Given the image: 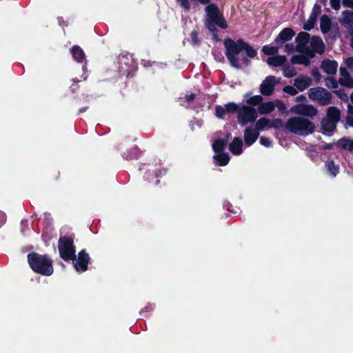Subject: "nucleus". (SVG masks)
<instances>
[{
    "instance_id": "1",
    "label": "nucleus",
    "mask_w": 353,
    "mask_h": 353,
    "mask_svg": "<svg viewBox=\"0 0 353 353\" xmlns=\"http://www.w3.org/2000/svg\"><path fill=\"white\" fill-rule=\"evenodd\" d=\"M223 45L225 48V56L230 65L235 69L241 68L240 59L238 57L241 52H243L241 61L245 66L250 65V59L257 57V50L243 39L234 41L230 37H227L223 41Z\"/></svg>"
},
{
    "instance_id": "2",
    "label": "nucleus",
    "mask_w": 353,
    "mask_h": 353,
    "mask_svg": "<svg viewBox=\"0 0 353 353\" xmlns=\"http://www.w3.org/2000/svg\"><path fill=\"white\" fill-rule=\"evenodd\" d=\"M269 128H274L279 130L284 128L285 130L297 134L307 135L312 134L314 131L315 126L310 120L303 117H292L290 118L283 125L282 119H274L270 121Z\"/></svg>"
},
{
    "instance_id": "3",
    "label": "nucleus",
    "mask_w": 353,
    "mask_h": 353,
    "mask_svg": "<svg viewBox=\"0 0 353 353\" xmlns=\"http://www.w3.org/2000/svg\"><path fill=\"white\" fill-rule=\"evenodd\" d=\"M207 19L205 21V28L212 33V39L216 42H219L221 39L217 34V27L225 30L228 28V23L223 14L219 10L218 6L211 3L205 8Z\"/></svg>"
},
{
    "instance_id": "4",
    "label": "nucleus",
    "mask_w": 353,
    "mask_h": 353,
    "mask_svg": "<svg viewBox=\"0 0 353 353\" xmlns=\"http://www.w3.org/2000/svg\"><path fill=\"white\" fill-rule=\"evenodd\" d=\"M27 259L33 272L46 276L53 274V261L47 254L32 252L28 254Z\"/></svg>"
},
{
    "instance_id": "5",
    "label": "nucleus",
    "mask_w": 353,
    "mask_h": 353,
    "mask_svg": "<svg viewBox=\"0 0 353 353\" xmlns=\"http://www.w3.org/2000/svg\"><path fill=\"white\" fill-rule=\"evenodd\" d=\"M58 250L60 257L65 261H71L76 257V248L74 240L68 236H60L58 241Z\"/></svg>"
},
{
    "instance_id": "6",
    "label": "nucleus",
    "mask_w": 353,
    "mask_h": 353,
    "mask_svg": "<svg viewBox=\"0 0 353 353\" xmlns=\"http://www.w3.org/2000/svg\"><path fill=\"white\" fill-rule=\"evenodd\" d=\"M257 117V112L254 108L243 105L238 112L237 121L241 126H245L248 123L254 122Z\"/></svg>"
},
{
    "instance_id": "7",
    "label": "nucleus",
    "mask_w": 353,
    "mask_h": 353,
    "mask_svg": "<svg viewBox=\"0 0 353 353\" xmlns=\"http://www.w3.org/2000/svg\"><path fill=\"white\" fill-rule=\"evenodd\" d=\"M90 260V255L85 249L81 250L74 259H71L75 270L79 272H84L88 269Z\"/></svg>"
},
{
    "instance_id": "8",
    "label": "nucleus",
    "mask_w": 353,
    "mask_h": 353,
    "mask_svg": "<svg viewBox=\"0 0 353 353\" xmlns=\"http://www.w3.org/2000/svg\"><path fill=\"white\" fill-rule=\"evenodd\" d=\"M281 79L270 75L265 77L260 85V92L264 96H270L275 88V85L280 82Z\"/></svg>"
},
{
    "instance_id": "9",
    "label": "nucleus",
    "mask_w": 353,
    "mask_h": 353,
    "mask_svg": "<svg viewBox=\"0 0 353 353\" xmlns=\"http://www.w3.org/2000/svg\"><path fill=\"white\" fill-rule=\"evenodd\" d=\"M166 172L167 170L164 168L148 170L145 173L144 179L150 183H154L158 185L160 182L159 178L165 175Z\"/></svg>"
},
{
    "instance_id": "10",
    "label": "nucleus",
    "mask_w": 353,
    "mask_h": 353,
    "mask_svg": "<svg viewBox=\"0 0 353 353\" xmlns=\"http://www.w3.org/2000/svg\"><path fill=\"white\" fill-rule=\"evenodd\" d=\"M295 35V32L290 28H283L275 38V43L281 48L285 42L290 41Z\"/></svg>"
},
{
    "instance_id": "11",
    "label": "nucleus",
    "mask_w": 353,
    "mask_h": 353,
    "mask_svg": "<svg viewBox=\"0 0 353 353\" xmlns=\"http://www.w3.org/2000/svg\"><path fill=\"white\" fill-rule=\"evenodd\" d=\"M259 137V132L255 128H247L244 130V142L248 147L254 144Z\"/></svg>"
},
{
    "instance_id": "12",
    "label": "nucleus",
    "mask_w": 353,
    "mask_h": 353,
    "mask_svg": "<svg viewBox=\"0 0 353 353\" xmlns=\"http://www.w3.org/2000/svg\"><path fill=\"white\" fill-rule=\"evenodd\" d=\"M321 68L327 74H335L337 71L338 63L335 60L326 59L322 61Z\"/></svg>"
},
{
    "instance_id": "13",
    "label": "nucleus",
    "mask_w": 353,
    "mask_h": 353,
    "mask_svg": "<svg viewBox=\"0 0 353 353\" xmlns=\"http://www.w3.org/2000/svg\"><path fill=\"white\" fill-rule=\"evenodd\" d=\"M340 74L341 78L339 79V83L346 88H353V78L351 77L349 72L345 68H340Z\"/></svg>"
},
{
    "instance_id": "14",
    "label": "nucleus",
    "mask_w": 353,
    "mask_h": 353,
    "mask_svg": "<svg viewBox=\"0 0 353 353\" xmlns=\"http://www.w3.org/2000/svg\"><path fill=\"white\" fill-rule=\"evenodd\" d=\"M121 150H123L122 148H119ZM141 152L139 147L134 145L133 147L130 148L129 150H126L125 152L121 151L122 157L124 159L130 161L134 159H138L141 156Z\"/></svg>"
},
{
    "instance_id": "15",
    "label": "nucleus",
    "mask_w": 353,
    "mask_h": 353,
    "mask_svg": "<svg viewBox=\"0 0 353 353\" xmlns=\"http://www.w3.org/2000/svg\"><path fill=\"white\" fill-rule=\"evenodd\" d=\"M310 35L309 33L305 32H301L298 34L296 37V50L299 52H301L305 48L306 44L309 42Z\"/></svg>"
},
{
    "instance_id": "16",
    "label": "nucleus",
    "mask_w": 353,
    "mask_h": 353,
    "mask_svg": "<svg viewBox=\"0 0 353 353\" xmlns=\"http://www.w3.org/2000/svg\"><path fill=\"white\" fill-rule=\"evenodd\" d=\"M229 150L234 155H240L243 152V141L239 137H234L229 144Z\"/></svg>"
},
{
    "instance_id": "17",
    "label": "nucleus",
    "mask_w": 353,
    "mask_h": 353,
    "mask_svg": "<svg viewBox=\"0 0 353 353\" xmlns=\"http://www.w3.org/2000/svg\"><path fill=\"white\" fill-rule=\"evenodd\" d=\"M312 84V79L308 76H302L294 79V85L301 92L305 90Z\"/></svg>"
},
{
    "instance_id": "18",
    "label": "nucleus",
    "mask_w": 353,
    "mask_h": 353,
    "mask_svg": "<svg viewBox=\"0 0 353 353\" xmlns=\"http://www.w3.org/2000/svg\"><path fill=\"white\" fill-rule=\"evenodd\" d=\"M310 46L313 51L316 53L321 54L325 51V46L320 37H312L310 41Z\"/></svg>"
},
{
    "instance_id": "19",
    "label": "nucleus",
    "mask_w": 353,
    "mask_h": 353,
    "mask_svg": "<svg viewBox=\"0 0 353 353\" xmlns=\"http://www.w3.org/2000/svg\"><path fill=\"white\" fill-rule=\"evenodd\" d=\"M230 136V134H228L225 138H218L214 141L212 149L215 153L223 152Z\"/></svg>"
},
{
    "instance_id": "20",
    "label": "nucleus",
    "mask_w": 353,
    "mask_h": 353,
    "mask_svg": "<svg viewBox=\"0 0 353 353\" xmlns=\"http://www.w3.org/2000/svg\"><path fill=\"white\" fill-rule=\"evenodd\" d=\"M72 58L79 63H83L85 59V54L83 49L78 45L73 46L70 49Z\"/></svg>"
},
{
    "instance_id": "21",
    "label": "nucleus",
    "mask_w": 353,
    "mask_h": 353,
    "mask_svg": "<svg viewBox=\"0 0 353 353\" xmlns=\"http://www.w3.org/2000/svg\"><path fill=\"white\" fill-rule=\"evenodd\" d=\"M335 145L338 148L352 152L353 151V139L344 137L338 140L337 142L335 143Z\"/></svg>"
},
{
    "instance_id": "22",
    "label": "nucleus",
    "mask_w": 353,
    "mask_h": 353,
    "mask_svg": "<svg viewBox=\"0 0 353 353\" xmlns=\"http://www.w3.org/2000/svg\"><path fill=\"white\" fill-rule=\"evenodd\" d=\"M332 27L331 19L326 14H323L320 18V28L323 34L328 33Z\"/></svg>"
},
{
    "instance_id": "23",
    "label": "nucleus",
    "mask_w": 353,
    "mask_h": 353,
    "mask_svg": "<svg viewBox=\"0 0 353 353\" xmlns=\"http://www.w3.org/2000/svg\"><path fill=\"white\" fill-rule=\"evenodd\" d=\"M325 119L338 123L341 118V111L335 106H330L327 110Z\"/></svg>"
},
{
    "instance_id": "24",
    "label": "nucleus",
    "mask_w": 353,
    "mask_h": 353,
    "mask_svg": "<svg viewBox=\"0 0 353 353\" xmlns=\"http://www.w3.org/2000/svg\"><path fill=\"white\" fill-rule=\"evenodd\" d=\"M213 158L216 164L219 166H225L230 159L229 154L226 152L216 153Z\"/></svg>"
},
{
    "instance_id": "25",
    "label": "nucleus",
    "mask_w": 353,
    "mask_h": 353,
    "mask_svg": "<svg viewBox=\"0 0 353 353\" xmlns=\"http://www.w3.org/2000/svg\"><path fill=\"white\" fill-rule=\"evenodd\" d=\"M286 61V57L283 55H277L274 57H269L267 59V63L270 65H272L274 67L281 66Z\"/></svg>"
},
{
    "instance_id": "26",
    "label": "nucleus",
    "mask_w": 353,
    "mask_h": 353,
    "mask_svg": "<svg viewBox=\"0 0 353 353\" xmlns=\"http://www.w3.org/2000/svg\"><path fill=\"white\" fill-rule=\"evenodd\" d=\"M290 61L292 64H303L305 66H307L310 64V59L308 57L304 54L294 55L291 58Z\"/></svg>"
},
{
    "instance_id": "27",
    "label": "nucleus",
    "mask_w": 353,
    "mask_h": 353,
    "mask_svg": "<svg viewBox=\"0 0 353 353\" xmlns=\"http://www.w3.org/2000/svg\"><path fill=\"white\" fill-rule=\"evenodd\" d=\"M274 103L271 101L261 102L258 106V111L261 114H267L274 111Z\"/></svg>"
},
{
    "instance_id": "28",
    "label": "nucleus",
    "mask_w": 353,
    "mask_h": 353,
    "mask_svg": "<svg viewBox=\"0 0 353 353\" xmlns=\"http://www.w3.org/2000/svg\"><path fill=\"white\" fill-rule=\"evenodd\" d=\"M336 122L327 119H323L321 121L322 129L326 132H333L336 128Z\"/></svg>"
},
{
    "instance_id": "29",
    "label": "nucleus",
    "mask_w": 353,
    "mask_h": 353,
    "mask_svg": "<svg viewBox=\"0 0 353 353\" xmlns=\"http://www.w3.org/2000/svg\"><path fill=\"white\" fill-rule=\"evenodd\" d=\"M342 18L340 22L343 25H353V12L351 10H344L341 13Z\"/></svg>"
},
{
    "instance_id": "30",
    "label": "nucleus",
    "mask_w": 353,
    "mask_h": 353,
    "mask_svg": "<svg viewBox=\"0 0 353 353\" xmlns=\"http://www.w3.org/2000/svg\"><path fill=\"white\" fill-rule=\"evenodd\" d=\"M322 89L323 88L321 87H316L309 89L307 92L309 98L313 101H318L320 103V98L321 94V92H322Z\"/></svg>"
},
{
    "instance_id": "31",
    "label": "nucleus",
    "mask_w": 353,
    "mask_h": 353,
    "mask_svg": "<svg viewBox=\"0 0 353 353\" xmlns=\"http://www.w3.org/2000/svg\"><path fill=\"white\" fill-rule=\"evenodd\" d=\"M321 93L320 104L322 105H327L331 103L332 97V94L323 88L322 89V92Z\"/></svg>"
},
{
    "instance_id": "32",
    "label": "nucleus",
    "mask_w": 353,
    "mask_h": 353,
    "mask_svg": "<svg viewBox=\"0 0 353 353\" xmlns=\"http://www.w3.org/2000/svg\"><path fill=\"white\" fill-rule=\"evenodd\" d=\"M280 48L279 45L275 46H270L268 45L262 47L261 51L265 55H275L277 54L279 49Z\"/></svg>"
},
{
    "instance_id": "33",
    "label": "nucleus",
    "mask_w": 353,
    "mask_h": 353,
    "mask_svg": "<svg viewBox=\"0 0 353 353\" xmlns=\"http://www.w3.org/2000/svg\"><path fill=\"white\" fill-rule=\"evenodd\" d=\"M325 165L332 176H336L339 173V168L335 164L333 160H328L325 163Z\"/></svg>"
},
{
    "instance_id": "34",
    "label": "nucleus",
    "mask_w": 353,
    "mask_h": 353,
    "mask_svg": "<svg viewBox=\"0 0 353 353\" xmlns=\"http://www.w3.org/2000/svg\"><path fill=\"white\" fill-rule=\"evenodd\" d=\"M317 17L310 14L307 22L303 24V29L306 31H310L314 28L317 21Z\"/></svg>"
},
{
    "instance_id": "35",
    "label": "nucleus",
    "mask_w": 353,
    "mask_h": 353,
    "mask_svg": "<svg viewBox=\"0 0 353 353\" xmlns=\"http://www.w3.org/2000/svg\"><path fill=\"white\" fill-rule=\"evenodd\" d=\"M317 114V109L312 105L304 104L303 116L314 117Z\"/></svg>"
},
{
    "instance_id": "36",
    "label": "nucleus",
    "mask_w": 353,
    "mask_h": 353,
    "mask_svg": "<svg viewBox=\"0 0 353 353\" xmlns=\"http://www.w3.org/2000/svg\"><path fill=\"white\" fill-rule=\"evenodd\" d=\"M270 123V121L265 117H263L259 119L255 125V129L259 132V130H263L265 127L269 128V125Z\"/></svg>"
},
{
    "instance_id": "37",
    "label": "nucleus",
    "mask_w": 353,
    "mask_h": 353,
    "mask_svg": "<svg viewBox=\"0 0 353 353\" xmlns=\"http://www.w3.org/2000/svg\"><path fill=\"white\" fill-rule=\"evenodd\" d=\"M227 113L234 114L239 112L241 106H239L234 102H230L225 105Z\"/></svg>"
},
{
    "instance_id": "38",
    "label": "nucleus",
    "mask_w": 353,
    "mask_h": 353,
    "mask_svg": "<svg viewBox=\"0 0 353 353\" xmlns=\"http://www.w3.org/2000/svg\"><path fill=\"white\" fill-rule=\"evenodd\" d=\"M262 101L263 97L261 95H255L250 97L246 102L249 105L248 106H256L259 105Z\"/></svg>"
},
{
    "instance_id": "39",
    "label": "nucleus",
    "mask_w": 353,
    "mask_h": 353,
    "mask_svg": "<svg viewBox=\"0 0 353 353\" xmlns=\"http://www.w3.org/2000/svg\"><path fill=\"white\" fill-rule=\"evenodd\" d=\"M325 83L327 88L336 89L338 88L339 82L334 77H327L325 79Z\"/></svg>"
},
{
    "instance_id": "40",
    "label": "nucleus",
    "mask_w": 353,
    "mask_h": 353,
    "mask_svg": "<svg viewBox=\"0 0 353 353\" xmlns=\"http://www.w3.org/2000/svg\"><path fill=\"white\" fill-rule=\"evenodd\" d=\"M226 112L225 106L223 107L221 105H216L215 108V115L219 119H224Z\"/></svg>"
},
{
    "instance_id": "41",
    "label": "nucleus",
    "mask_w": 353,
    "mask_h": 353,
    "mask_svg": "<svg viewBox=\"0 0 353 353\" xmlns=\"http://www.w3.org/2000/svg\"><path fill=\"white\" fill-rule=\"evenodd\" d=\"M296 71L294 68L286 66L283 69V74L288 78H291L296 75Z\"/></svg>"
},
{
    "instance_id": "42",
    "label": "nucleus",
    "mask_w": 353,
    "mask_h": 353,
    "mask_svg": "<svg viewBox=\"0 0 353 353\" xmlns=\"http://www.w3.org/2000/svg\"><path fill=\"white\" fill-rule=\"evenodd\" d=\"M347 110L349 115L347 117V123L350 126L353 127V105L348 104Z\"/></svg>"
},
{
    "instance_id": "43",
    "label": "nucleus",
    "mask_w": 353,
    "mask_h": 353,
    "mask_svg": "<svg viewBox=\"0 0 353 353\" xmlns=\"http://www.w3.org/2000/svg\"><path fill=\"white\" fill-rule=\"evenodd\" d=\"M190 38L192 45L194 46H199L201 44V41L198 37V32L196 30H193L190 33Z\"/></svg>"
},
{
    "instance_id": "44",
    "label": "nucleus",
    "mask_w": 353,
    "mask_h": 353,
    "mask_svg": "<svg viewBox=\"0 0 353 353\" xmlns=\"http://www.w3.org/2000/svg\"><path fill=\"white\" fill-rule=\"evenodd\" d=\"M296 89L297 88H295L292 85H286L283 88V90L284 92L288 93L291 96H295L298 93Z\"/></svg>"
},
{
    "instance_id": "45",
    "label": "nucleus",
    "mask_w": 353,
    "mask_h": 353,
    "mask_svg": "<svg viewBox=\"0 0 353 353\" xmlns=\"http://www.w3.org/2000/svg\"><path fill=\"white\" fill-rule=\"evenodd\" d=\"M304 104H297L291 108V112L303 116Z\"/></svg>"
},
{
    "instance_id": "46",
    "label": "nucleus",
    "mask_w": 353,
    "mask_h": 353,
    "mask_svg": "<svg viewBox=\"0 0 353 353\" xmlns=\"http://www.w3.org/2000/svg\"><path fill=\"white\" fill-rule=\"evenodd\" d=\"M334 92L343 101H347L348 99L347 94L343 89L334 90Z\"/></svg>"
},
{
    "instance_id": "47",
    "label": "nucleus",
    "mask_w": 353,
    "mask_h": 353,
    "mask_svg": "<svg viewBox=\"0 0 353 353\" xmlns=\"http://www.w3.org/2000/svg\"><path fill=\"white\" fill-rule=\"evenodd\" d=\"M311 74L316 82H319L322 78V76H321L320 72L319 71V70L316 68H313L312 70Z\"/></svg>"
},
{
    "instance_id": "48",
    "label": "nucleus",
    "mask_w": 353,
    "mask_h": 353,
    "mask_svg": "<svg viewBox=\"0 0 353 353\" xmlns=\"http://www.w3.org/2000/svg\"><path fill=\"white\" fill-rule=\"evenodd\" d=\"M177 3L183 8L185 10L190 9V5L188 0H176Z\"/></svg>"
},
{
    "instance_id": "49",
    "label": "nucleus",
    "mask_w": 353,
    "mask_h": 353,
    "mask_svg": "<svg viewBox=\"0 0 353 353\" xmlns=\"http://www.w3.org/2000/svg\"><path fill=\"white\" fill-rule=\"evenodd\" d=\"M321 6L317 3H315L313 6L312 10L310 14L318 17L319 15L321 14Z\"/></svg>"
},
{
    "instance_id": "50",
    "label": "nucleus",
    "mask_w": 353,
    "mask_h": 353,
    "mask_svg": "<svg viewBox=\"0 0 353 353\" xmlns=\"http://www.w3.org/2000/svg\"><path fill=\"white\" fill-rule=\"evenodd\" d=\"M331 7L335 10H339L341 8V0H330V1Z\"/></svg>"
},
{
    "instance_id": "51",
    "label": "nucleus",
    "mask_w": 353,
    "mask_h": 353,
    "mask_svg": "<svg viewBox=\"0 0 353 353\" xmlns=\"http://www.w3.org/2000/svg\"><path fill=\"white\" fill-rule=\"evenodd\" d=\"M260 143L265 147H270L272 144V141L267 137H261L260 139Z\"/></svg>"
},
{
    "instance_id": "52",
    "label": "nucleus",
    "mask_w": 353,
    "mask_h": 353,
    "mask_svg": "<svg viewBox=\"0 0 353 353\" xmlns=\"http://www.w3.org/2000/svg\"><path fill=\"white\" fill-rule=\"evenodd\" d=\"M294 50V47L292 43H286L285 45V52L290 54L293 52Z\"/></svg>"
},
{
    "instance_id": "53",
    "label": "nucleus",
    "mask_w": 353,
    "mask_h": 353,
    "mask_svg": "<svg viewBox=\"0 0 353 353\" xmlns=\"http://www.w3.org/2000/svg\"><path fill=\"white\" fill-rule=\"evenodd\" d=\"M342 3L344 7L353 9V0H342Z\"/></svg>"
},
{
    "instance_id": "54",
    "label": "nucleus",
    "mask_w": 353,
    "mask_h": 353,
    "mask_svg": "<svg viewBox=\"0 0 353 353\" xmlns=\"http://www.w3.org/2000/svg\"><path fill=\"white\" fill-rule=\"evenodd\" d=\"M334 143H323V144L321 145V149L323 150H331L334 147Z\"/></svg>"
},
{
    "instance_id": "55",
    "label": "nucleus",
    "mask_w": 353,
    "mask_h": 353,
    "mask_svg": "<svg viewBox=\"0 0 353 353\" xmlns=\"http://www.w3.org/2000/svg\"><path fill=\"white\" fill-rule=\"evenodd\" d=\"M345 63L349 68H353V57H348L345 59Z\"/></svg>"
},
{
    "instance_id": "56",
    "label": "nucleus",
    "mask_w": 353,
    "mask_h": 353,
    "mask_svg": "<svg viewBox=\"0 0 353 353\" xmlns=\"http://www.w3.org/2000/svg\"><path fill=\"white\" fill-rule=\"evenodd\" d=\"M195 94L194 93H191L190 94H187L185 98H186V101L190 103V102H192L195 99Z\"/></svg>"
},
{
    "instance_id": "57",
    "label": "nucleus",
    "mask_w": 353,
    "mask_h": 353,
    "mask_svg": "<svg viewBox=\"0 0 353 353\" xmlns=\"http://www.w3.org/2000/svg\"><path fill=\"white\" fill-rule=\"evenodd\" d=\"M307 101L306 97L303 94H301L296 98V102H305Z\"/></svg>"
},
{
    "instance_id": "58",
    "label": "nucleus",
    "mask_w": 353,
    "mask_h": 353,
    "mask_svg": "<svg viewBox=\"0 0 353 353\" xmlns=\"http://www.w3.org/2000/svg\"><path fill=\"white\" fill-rule=\"evenodd\" d=\"M6 219L5 214L0 211V227L5 223Z\"/></svg>"
},
{
    "instance_id": "59",
    "label": "nucleus",
    "mask_w": 353,
    "mask_h": 353,
    "mask_svg": "<svg viewBox=\"0 0 353 353\" xmlns=\"http://www.w3.org/2000/svg\"><path fill=\"white\" fill-rule=\"evenodd\" d=\"M314 53H316V52H314L313 50H310L307 49L306 52H305V54H306L305 56L308 57L309 59L313 58L314 57Z\"/></svg>"
},
{
    "instance_id": "60",
    "label": "nucleus",
    "mask_w": 353,
    "mask_h": 353,
    "mask_svg": "<svg viewBox=\"0 0 353 353\" xmlns=\"http://www.w3.org/2000/svg\"><path fill=\"white\" fill-rule=\"evenodd\" d=\"M60 177V172L56 171L55 173L53 174V179L56 181L59 180Z\"/></svg>"
},
{
    "instance_id": "61",
    "label": "nucleus",
    "mask_w": 353,
    "mask_h": 353,
    "mask_svg": "<svg viewBox=\"0 0 353 353\" xmlns=\"http://www.w3.org/2000/svg\"><path fill=\"white\" fill-rule=\"evenodd\" d=\"M88 109V106H85L79 109V114L85 112Z\"/></svg>"
},
{
    "instance_id": "62",
    "label": "nucleus",
    "mask_w": 353,
    "mask_h": 353,
    "mask_svg": "<svg viewBox=\"0 0 353 353\" xmlns=\"http://www.w3.org/2000/svg\"><path fill=\"white\" fill-rule=\"evenodd\" d=\"M349 32H350V34L351 35H352V36H353V28H352H352H350V29L349 30Z\"/></svg>"
},
{
    "instance_id": "63",
    "label": "nucleus",
    "mask_w": 353,
    "mask_h": 353,
    "mask_svg": "<svg viewBox=\"0 0 353 353\" xmlns=\"http://www.w3.org/2000/svg\"><path fill=\"white\" fill-rule=\"evenodd\" d=\"M321 3L323 5H325L327 3V0H321Z\"/></svg>"
},
{
    "instance_id": "64",
    "label": "nucleus",
    "mask_w": 353,
    "mask_h": 353,
    "mask_svg": "<svg viewBox=\"0 0 353 353\" xmlns=\"http://www.w3.org/2000/svg\"><path fill=\"white\" fill-rule=\"evenodd\" d=\"M350 99H351L352 103H353V91H352V93L350 95Z\"/></svg>"
}]
</instances>
